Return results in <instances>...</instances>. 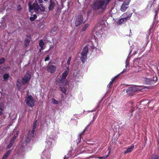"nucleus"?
Masks as SVG:
<instances>
[{
    "mask_svg": "<svg viewBox=\"0 0 159 159\" xmlns=\"http://www.w3.org/2000/svg\"><path fill=\"white\" fill-rule=\"evenodd\" d=\"M137 52H138V51H135L134 52V54H136L137 53Z\"/></svg>",
    "mask_w": 159,
    "mask_h": 159,
    "instance_id": "43",
    "label": "nucleus"
},
{
    "mask_svg": "<svg viewBox=\"0 0 159 159\" xmlns=\"http://www.w3.org/2000/svg\"><path fill=\"white\" fill-rule=\"evenodd\" d=\"M127 3H126L124 2L122 4L120 8V10L121 11L124 12L126 10L128 7L129 5H127Z\"/></svg>",
    "mask_w": 159,
    "mask_h": 159,
    "instance_id": "14",
    "label": "nucleus"
},
{
    "mask_svg": "<svg viewBox=\"0 0 159 159\" xmlns=\"http://www.w3.org/2000/svg\"><path fill=\"white\" fill-rule=\"evenodd\" d=\"M140 91V89L138 88V86H132L126 90V92L128 94L131 95L134 92Z\"/></svg>",
    "mask_w": 159,
    "mask_h": 159,
    "instance_id": "9",
    "label": "nucleus"
},
{
    "mask_svg": "<svg viewBox=\"0 0 159 159\" xmlns=\"http://www.w3.org/2000/svg\"><path fill=\"white\" fill-rule=\"evenodd\" d=\"M55 6V3L52 0L50 1V3L48 9L49 10H51L53 9Z\"/></svg>",
    "mask_w": 159,
    "mask_h": 159,
    "instance_id": "20",
    "label": "nucleus"
},
{
    "mask_svg": "<svg viewBox=\"0 0 159 159\" xmlns=\"http://www.w3.org/2000/svg\"><path fill=\"white\" fill-rule=\"evenodd\" d=\"M37 121H36L34 123L33 126V129L31 131L29 132V134L27 136H26L25 138L26 139H25V142L26 143H29L30 142L31 139L32 138V137H33L34 135V133L35 131L34 129H35L36 127L37 126Z\"/></svg>",
    "mask_w": 159,
    "mask_h": 159,
    "instance_id": "5",
    "label": "nucleus"
},
{
    "mask_svg": "<svg viewBox=\"0 0 159 159\" xmlns=\"http://www.w3.org/2000/svg\"><path fill=\"white\" fill-rule=\"evenodd\" d=\"M110 151H109L108 153V154L106 156H104L102 157H98V158L99 159H103V158H107V157L110 153Z\"/></svg>",
    "mask_w": 159,
    "mask_h": 159,
    "instance_id": "31",
    "label": "nucleus"
},
{
    "mask_svg": "<svg viewBox=\"0 0 159 159\" xmlns=\"http://www.w3.org/2000/svg\"><path fill=\"white\" fill-rule=\"evenodd\" d=\"M30 37L31 35H28L27 36V38L25 39V46H27L29 45L30 40Z\"/></svg>",
    "mask_w": 159,
    "mask_h": 159,
    "instance_id": "17",
    "label": "nucleus"
},
{
    "mask_svg": "<svg viewBox=\"0 0 159 159\" xmlns=\"http://www.w3.org/2000/svg\"><path fill=\"white\" fill-rule=\"evenodd\" d=\"M52 102L55 104H57L59 103V102L56 100L54 98H52Z\"/></svg>",
    "mask_w": 159,
    "mask_h": 159,
    "instance_id": "27",
    "label": "nucleus"
},
{
    "mask_svg": "<svg viewBox=\"0 0 159 159\" xmlns=\"http://www.w3.org/2000/svg\"><path fill=\"white\" fill-rule=\"evenodd\" d=\"M32 2L30 1L28 2L29 10L31 12H37L39 10V6L36 3H34L32 4Z\"/></svg>",
    "mask_w": 159,
    "mask_h": 159,
    "instance_id": "4",
    "label": "nucleus"
},
{
    "mask_svg": "<svg viewBox=\"0 0 159 159\" xmlns=\"http://www.w3.org/2000/svg\"><path fill=\"white\" fill-rule=\"evenodd\" d=\"M157 78L156 75H153L152 78L149 77H146L144 78V83L147 84H151L153 83L156 82L157 81Z\"/></svg>",
    "mask_w": 159,
    "mask_h": 159,
    "instance_id": "6",
    "label": "nucleus"
},
{
    "mask_svg": "<svg viewBox=\"0 0 159 159\" xmlns=\"http://www.w3.org/2000/svg\"><path fill=\"white\" fill-rule=\"evenodd\" d=\"M125 70H125V69H124V70H123V71H125Z\"/></svg>",
    "mask_w": 159,
    "mask_h": 159,
    "instance_id": "45",
    "label": "nucleus"
},
{
    "mask_svg": "<svg viewBox=\"0 0 159 159\" xmlns=\"http://www.w3.org/2000/svg\"><path fill=\"white\" fill-rule=\"evenodd\" d=\"M53 138L50 136H48L46 137L45 141L46 148H49L52 147L53 143Z\"/></svg>",
    "mask_w": 159,
    "mask_h": 159,
    "instance_id": "10",
    "label": "nucleus"
},
{
    "mask_svg": "<svg viewBox=\"0 0 159 159\" xmlns=\"http://www.w3.org/2000/svg\"><path fill=\"white\" fill-rule=\"evenodd\" d=\"M14 140L12 139L11 140L10 143H11V144H13V143H14Z\"/></svg>",
    "mask_w": 159,
    "mask_h": 159,
    "instance_id": "39",
    "label": "nucleus"
},
{
    "mask_svg": "<svg viewBox=\"0 0 159 159\" xmlns=\"http://www.w3.org/2000/svg\"><path fill=\"white\" fill-rule=\"evenodd\" d=\"M111 0H98L93 3L92 8L97 14L102 13L107 8V5Z\"/></svg>",
    "mask_w": 159,
    "mask_h": 159,
    "instance_id": "1",
    "label": "nucleus"
},
{
    "mask_svg": "<svg viewBox=\"0 0 159 159\" xmlns=\"http://www.w3.org/2000/svg\"><path fill=\"white\" fill-rule=\"evenodd\" d=\"M94 46L93 43L91 42H89L88 44L83 49V51L81 53V59L83 63L87 59V54L88 52L89 49H93Z\"/></svg>",
    "mask_w": 159,
    "mask_h": 159,
    "instance_id": "2",
    "label": "nucleus"
},
{
    "mask_svg": "<svg viewBox=\"0 0 159 159\" xmlns=\"http://www.w3.org/2000/svg\"><path fill=\"white\" fill-rule=\"evenodd\" d=\"M30 78V75L29 74L27 73L22 79L23 84H25L27 83Z\"/></svg>",
    "mask_w": 159,
    "mask_h": 159,
    "instance_id": "13",
    "label": "nucleus"
},
{
    "mask_svg": "<svg viewBox=\"0 0 159 159\" xmlns=\"http://www.w3.org/2000/svg\"><path fill=\"white\" fill-rule=\"evenodd\" d=\"M115 77L114 78H112V79H111V81H112V82H113V81L115 80Z\"/></svg>",
    "mask_w": 159,
    "mask_h": 159,
    "instance_id": "41",
    "label": "nucleus"
},
{
    "mask_svg": "<svg viewBox=\"0 0 159 159\" xmlns=\"http://www.w3.org/2000/svg\"><path fill=\"white\" fill-rule=\"evenodd\" d=\"M93 110H92V111H88L89 112H93Z\"/></svg>",
    "mask_w": 159,
    "mask_h": 159,
    "instance_id": "44",
    "label": "nucleus"
},
{
    "mask_svg": "<svg viewBox=\"0 0 159 159\" xmlns=\"http://www.w3.org/2000/svg\"><path fill=\"white\" fill-rule=\"evenodd\" d=\"M16 136H15L12 138V139H13L14 140H15L16 138Z\"/></svg>",
    "mask_w": 159,
    "mask_h": 159,
    "instance_id": "42",
    "label": "nucleus"
},
{
    "mask_svg": "<svg viewBox=\"0 0 159 159\" xmlns=\"http://www.w3.org/2000/svg\"><path fill=\"white\" fill-rule=\"evenodd\" d=\"M112 81H110L108 84L107 85V86L108 88H110L111 86V85L112 84Z\"/></svg>",
    "mask_w": 159,
    "mask_h": 159,
    "instance_id": "38",
    "label": "nucleus"
},
{
    "mask_svg": "<svg viewBox=\"0 0 159 159\" xmlns=\"http://www.w3.org/2000/svg\"><path fill=\"white\" fill-rule=\"evenodd\" d=\"M25 101L29 106L33 107L34 106V101L31 95H28L27 94Z\"/></svg>",
    "mask_w": 159,
    "mask_h": 159,
    "instance_id": "8",
    "label": "nucleus"
},
{
    "mask_svg": "<svg viewBox=\"0 0 159 159\" xmlns=\"http://www.w3.org/2000/svg\"><path fill=\"white\" fill-rule=\"evenodd\" d=\"M5 59L4 57L0 59V65L2 64L5 61Z\"/></svg>",
    "mask_w": 159,
    "mask_h": 159,
    "instance_id": "32",
    "label": "nucleus"
},
{
    "mask_svg": "<svg viewBox=\"0 0 159 159\" xmlns=\"http://www.w3.org/2000/svg\"><path fill=\"white\" fill-rule=\"evenodd\" d=\"M11 152V150H9L7 151L6 153L3 155L2 159H6L7 157L10 154Z\"/></svg>",
    "mask_w": 159,
    "mask_h": 159,
    "instance_id": "22",
    "label": "nucleus"
},
{
    "mask_svg": "<svg viewBox=\"0 0 159 159\" xmlns=\"http://www.w3.org/2000/svg\"><path fill=\"white\" fill-rule=\"evenodd\" d=\"M57 69V67L53 65L48 66L47 67V70L51 73H53L55 72Z\"/></svg>",
    "mask_w": 159,
    "mask_h": 159,
    "instance_id": "12",
    "label": "nucleus"
},
{
    "mask_svg": "<svg viewBox=\"0 0 159 159\" xmlns=\"http://www.w3.org/2000/svg\"><path fill=\"white\" fill-rule=\"evenodd\" d=\"M131 52V51H130V52H129V53H130Z\"/></svg>",
    "mask_w": 159,
    "mask_h": 159,
    "instance_id": "47",
    "label": "nucleus"
},
{
    "mask_svg": "<svg viewBox=\"0 0 159 159\" xmlns=\"http://www.w3.org/2000/svg\"><path fill=\"white\" fill-rule=\"evenodd\" d=\"M69 72V68L68 67L67 68L66 70H65L62 75L61 79V83H63L65 84H67L68 83L67 80L66 79L68 75Z\"/></svg>",
    "mask_w": 159,
    "mask_h": 159,
    "instance_id": "7",
    "label": "nucleus"
},
{
    "mask_svg": "<svg viewBox=\"0 0 159 159\" xmlns=\"http://www.w3.org/2000/svg\"><path fill=\"white\" fill-rule=\"evenodd\" d=\"M44 45V43L43 42L42 40H40L39 41V46L41 48L40 50L41 51L44 49L43 46Z\"/></svg>",
    "mask_w": 159,
    "mask_h": 159,
    "instance_id": "21",
    "label": "nucleus"
},
{
    "mask_svg": "<svg viewBox=\"0 0 159 159\" xmlns=\"http://www.w3.org/2000/svg\"><path fill=\"white\" fill-rule=\"evenodd\" d=\"M88 26V24H85L82 28V31H84L87 28Z\"/></svg>",
    "mask_w": 159,
    "mask_h": 159,
    "instance_id": "29",
    "label": "nucleus"
},
{
    "mask_svg": "<svg viewBox=\"0 0 159 159\" xmlns=\"http://www.w3.org/2000/svg\"><path fill=\"white\" fill-rule=\"evenodd\" d=\"M44 0L45 1H48V0Z\"/></svg>",
    "mask_w": 159,
    "mask_h": 159,
    "instance_id": "46",
    "label": "nucleus"
},
{
    "mask_svg": "<svg viewBox=\"0 0 159 159\" xmlns=\"http://www.w3.org/2000/svg\"><path fill=\"white\" fill-rule=\"evenodd\" d=\"M37 3H41L43 2V0H35Z\"/></svg>",
    "mask_w": 159,
    "mask_h": 159,
    "instance_id": "37",
    "label": "nucleus"
},
{
    "mask_svg": "<svg viewBox=\"0 0 159 159\" xmlns=\"http://www.w3.org/2000/svg\"><path fill=\"white\" fill-rule=\"evenodd\" d=\"M71 59V57H70L68 59L67 61V64L69 65L70 64V62Z\"/></svg>",
    "mask_w": 159,
    "mask_h": 159,
    "instance_id": "33",
    "label": "nucleus"
},
{
    "mask_svg": "<svg viewBox=\"0 0 159 159\" xmlns=\"http://www.w3.org/2000/svg\"><path fill=\"white\" fill-rule=\"evenodd\" d=\"M93 121H92L90 122V124L88 125V126L85 128L84 130L83 131V132L81 133V134H82L84 133H85L86 134H87L89 133V129L90 128H89V127L90 124H93Z\"/></svg>",
    "mask_w": 159,
    "mask_h": 159,
    "instance_id": "16",
    "label": "nucleus"
},
{
    "mask_svg": "<svg viewBox=\"0 0 159 159\" xmlns=\"http://www.w3.org/2000/svg\"><path fill=\"white\" fill-rule=\"evenodd\" d=\"M132 15V13L129 12H126L124 13L122 15V16L124 17L123 18H121L118 20L117 23L118 24L121 25L124 23L127 20L130 19Z\"/></svg>",
    "mask_w": 159,
    "mask_h": 159,
    "instance_id": "3",
    "label": "nucleus"
},
{
    "mask_svg": "<svg viewBox=\"0 0 159 159\" xmlns=\"http://www.w3.org/2000/svg\"><path fill=\"white\" fill-rule=\"evenodd\" d=\"M95 32H94V31H93L92 32L91 34V38L92 39H96V37L95 36V35H93V34L95 33Z\"/></svg>",
    "mask_w": 159,
    "mask_h": 159,
    "instance_id": "28",
    "label": "nucleus"
},
{
    "mask_svg": "<svg viewBox=\"0 0 159 159\" xmlns=\"http://www.w3.org/2000/svg\"><path fill=\"white\" fill-rule=\"evenodd\" d=\"M50 57H49V55H48L46 57H45V61H48Z\"/></svg>",
    "mask_w": 159,
    "mask_h": 159,
    "instance_id": "34",
    "label": "nucleus"
},
{
    "mask_svg": "<svg viewBox=\"0 0 159 159\" xmlns=\"http://www.w3.org/2000/svg\"><path fill=\"white\" fill-rule=\"evenodd\" d=\"M39 10L42 11H45V8L42 4H40V7H39Z\"/></svg>",
    "mask_w": 159,
    "mask_h": 159,
    "instance_id": "25",
    "label": "nucleus"
},
{
    "mask_svg": "<svg viewBox=\"0 0 159 159\" xmlns=\"http://www.w3.org/2000/svg\"><path fill=\"white\" fill-rule=\"evenodd\" d=\"M66 85L67 84L65 85L64 83V84H63V83H60V89L63 93H65L66 92V89L64 86H66Z\"/></svg>",
    "mask_w": 159,
    "mask_h": 159,
    "instance_id": "15",
    "label": "nucleus"
},
{
    "mask_svg": "<svg viewBox=\"0 0 159 159\" xmlns=\"http://www.w3.org/2000/svg\"><path fill=\"white\" fill-rule=\"evenodd\" d=\"M134 148V145L132 144L131 146L128 148L127 150L124 151V153L125 154L131 152Z\"/></svg>",
    "mask_w": 159,
    "mask_h": 159,
    "instance_id": "18",
    "label": "nucleus"
},
{
    "mask_svg": "<svg viewBox=\"0 0 159 159\" xmlns=\"http://www.w3.org/2000/svg\"><path fill=\"white\" fill-rule=\"evenodd\" d=\"M16 85L17 88L20 89L21 87V84L19 82V81H17V82Z\"/></svg>",
    "mask_w": 159,
    "mask_h": 159,
    "instance_id": "26",
    "label": "nucleus"
},
{
    "mask_svg": "<svg viewBox=\"0 0 159 159\" xmlns=\"http://www.w3.org/2000/svg\"><path fill=\"white\" fill-rule=\"evenodd\" d=\"M37 16L36 15L34 14L33 17H31L30 18V20L31 21L34 20L35 19Z\"/></svg>",
    "mask_w": 159,
    "mask_h": 159,
    "instance_id": "30",
    "label": "nucleus"
},
{
    "mask_svg": "<svg viewBox=\"0 0 159 159\" xmlns=\"http://www.w3.org/2000/svg\"><path fill=\"white\" fill-rule=\"evenodd\" d=\"M130 1L131 0H125V1L124 2L126 3H127V5H129Z\"/></svg>",
    "mask_w": 159,
    "mask_h": 159,
    "instance_id": "35",
    "label": "nucleus"
},
{
    "mask_svg": "<svg viewBox=\"0 0 159 159\" xmlns=\"http://www.w3.org/2000/svg\"><path fill=\"white\" fill-rule=\"evenodd\" d=\"M159 157L157 154H153L151 157V159H159Z\"/></svg>",
    "mask_w": 159,
    "mask_h": 159,
    "instance_id": "23",
    "label": "nucleus"
},
{
    "mask_svg": "<svg viewBox=\"0 0 159 159\" xmlns=\"http://www.w3.org/2000/svg\"><path fill=\"white\" fill-rule=\"evenodd\" d=\"M12 144H11V143H9L8 145L7 146V149H9L10 148H11V147L12 146Z\"/></svg>",
    "mask_w": 159,
    "mask_h": 159,
    "instance_id": "36",
    "label": "nucleus"
},
{
    "mask_svg": "<svg viewBox=\"0 0 159 159\" xmlns=\"http://www.w3.org/2000/svg\"><path fill=\"white\" fill-rule=\"evenodd\" d=\"M9 75L8 74H5L3 76V78L4 79V81H6L7 80L8 78L9 77Z\"/></svg>",
    "mask_w": 159,
    "mask_h": 159,
    "instance_id": "24",
    "label": "nucleus"
},
{
    "mask_svg": "<svg viewBox=\"0 0 159 159\" xmlns=\"http://www.w3.org/2000/svg\"><path fill=\"white\" fill-rule=\"evenodd\" d=\"M83 17L81 15H79L75 19V25L77 26L81 25L83 22Z\"/></svg>",
    "mask_w": 159,
    "mask_h": 159,
    "instance_id": "11",
    "label": "nucleus"
},
{
    "mask_svg": "<svg viewBox=\"0 0 159 159\" xmlns=\"http://www.w3.org/2000/svg\"><path fill=\"white\" fill-rule=\"evenodd\" d=\"M3 111V110L1 108H0V115H1L2 113V112Z\"/></svg>",
    "mask_w": 159,
    "mask_h": 159,
    "instance_id": "40",
    "label": "nucleus"
},
{
    "mask_svg": "<svg viewBox=\"0 0 159 159\" xmlns=\"http://www.w3.org/2000/svg\"><path fill=\"white\" fill-rule=\"evenodd\" d=\"M151 7H154V10L156 12V11L158 10L159 9V3L155 4L153 3V4L151 5Z\"/></svg>",
    "mask_w": 159,
    "mask_h": 159,
    "instance_id": "19",
    "label": "nucleus"
}]
</instances>
